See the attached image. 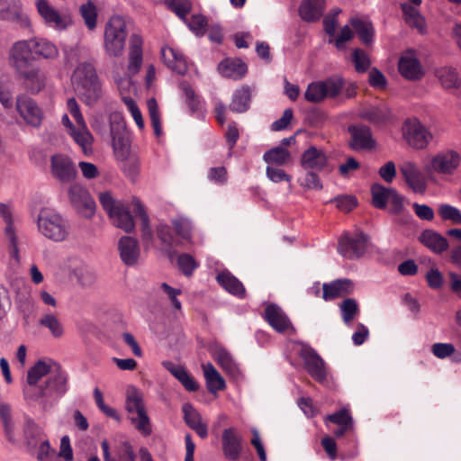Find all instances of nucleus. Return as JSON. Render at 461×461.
<instances>
[{
  "mask_svg": "<svg viewBox=\"0 0 461 461\" xmlns=\"http://www.w3.org/2000/svg\"><path fill=\"white\" fill-rule=\"evenodd\" d=\"M98 198L103 209L112 220L113 224L128 233L131 232L135 227L133 218L130 212V208L131 207L135 215L140 218L141 238L145 246L149 247L152 244L153 234L149 227V216L138 198L133 197L131 204L114 199L110 192L100 193Z\"/></svg>",
  "mask_w": 461,
  "mask_h": 461,
  "instance_id": "1",
  "label": "nucleus"
},
{
  "mask_svg": "<svg viewBox=\"0 0 461 461\" xmlns=\"http://www.w3.org/2000/svg\"><path fill=\"white\" fill-rule=\"evenodd\" d=\"M71 81L79 99L88 106L95 105L103 97V88L95 68L91 63L79 64Z\"/></svg>",
  "mask_w": 461,
  "mask_h": 461,
  "instance_id": "2",
  "label": "nucleus"
},
{
  "mask_svg": "<svg viewBox=\"0 0 461 461\" xmlns=\"http://www.w3.org/2000/svg\"><path fill=\"white\" fill-rule=\"evenodd\" d=\"M125 410L131 424L141 435L148 437L152 433L150 419L143 401V393L135 386L130 385L126 389Z\"/></svg>",
  "mask_w": 461,
  "mask_h": 461,
  "instance_id": "3",
  "label": "nucleus"
},
{
  "mask_svg": "<svg viewBox=\"0 0 461 461\" xmlns=\"http://www.w3.org/2000/svg\"><path fill=\"white\" fill-rule=\"evenodd\" d=\"M37 227L41 235L54 242L66 240L70 233L68 221L60 213L50 209H42L40 212Z\"/></svg>",
  "mask_w": 461,
  "mask_h": 461,
  "instance_id": "4",
  "label": "nucleus"
},
{
  "mask_svg": "<svg viewBox=\"0 0 461 461\" xmlns=\"http://www.w3.org/2000/svg\"><path fill=\"white\" fill-rule=\"evenodd\" d=\"M68 391V375L63 371L50 373L47 381L39 388L36 400L44 411L51 409Z\"/></svg>",
  "mask_w": 461,
  "mask_h": 461,
  "instance_id": "5",
  "label": "nucleus"
},
{
  "mask_svg": "<svg viewBox=\"0 0 461 461\" xmlns=\"http://www.w3.org/2000/svg\"><path fill=\"white\" fill-rule=\"evenodd\" d=\"M111 145L116 159L124 161L131 151L130 132L120 112L109 114Z\"/></svg>",
  "mask_w": 461,
  "mask_h": 461,
  "instance_id": "6",
  "label": "nucleus"
},
{
  "mask_svg": "<svg viewBox=\"0 0 461 461\" xmlns=\"http://www.w3.org/2000/svg\"><path fill=\"white\" fill-rule=\"evenodd\" d=\"M402 137L414 149H425L433 140V134L417 119H407L402 128Z\"/></svg>",
  "mask_w": 461,
  "mask_h": 461,
  "instance_id": "7",
  "label": "nucleus"
},
{
  "mask_svg": "<svg viewBox=\"0 0 461 461\" xmlns=\"http://www.w3.org/2000/svg\"><path fill=\"white\" fill-rule=\"evenodd\" d=\"M15 110L26 125L36 129L41 127L44 113L34 99L24 94L18 95Z\"/></svg>",
  "mask_w": 461,
  "mask_h": 461,
  "instance_id": "8",
  "label": "nucleus"
},
{
  "mask_svg": "<svg viewBox=\"0 0 461 461\" xmlns=\"http://www.w3.org/2000/svg\"><path fill=\"white\" fill-rule=\"evenodd\" d=\"M68 195L71 205L79 214L86 218L94 215L95 203L85 186L77 183L71 185Z\"/></svg>",
  "mask_w": 461,
  "mask_h": 461,
  "instance_id": "9",
  "label": "nucleus"
},
{
  "mask_svg": "<svg viewBox=\"0 0 461 461\" xmlns=\"http://www.w3.org/2000/svg\"><path fill=\"white\" fill-rule=\"evenodd\" d=\"M398 71L404 79L409 81H418L424 77L425 71L416 50L409 49L401 54Z\"/></svg>",
  "mask_w": 461,
  "mask_h": 461,
  "instance_id": "10",
  "label": "nucleus"
},
{
  "mask_svg": "<svg viewBox=\"0 0 461 461\" xmlns=\"http://www.w3.org/2000/svg\"><path fill=\"white\" fill-rule=\"evenodd\" d=\"M367 238L363 232L354 235L344 234L339 240L338 250L340 255L348 259L358 258L364 255Z\"/></svg>",
  "mask_w": 461,
  "mask_h": 461,
  "instance_id": "11",
  "label": "nucleus"
},
{
  "mask_svg": "<svg viewBox=\"0 0 461 461\" xmlns=\"http://www.w3.org/2000/svg\"><path fill=\"white\" fill-rule=\"evenodd\" d=\"M35 59L32 41H21L10 50L9 63L16 71L26 68Z\"/></svg>",
  "mask_w": 461,
  "mask_h": 461,
  "instance_id": "12",
  "label": "nucleus"
},
{
  "mask_svg": "<svg viewBox=\"0 0 461 461\" xmlns=\"http://www.w3.org/2000/svg\"><path fill=\"white\" fill-rule=\"evenodd\" d=\"M50 173L59 182L68 183L76 178L77 169L68 156L55 154L50 158Z\"/></svg>",
  "mask_w": 461,
  "mask_h": 461,
  "instance_id": "13",
  "label": "nucleus"
},
{
  "mask_svg": "<svg viewBox=\"0 0 461 461\" xmlns=\"http://www.w3.org/2000/svg\"><path fill=\"white\" fill-rule=\"evenodd\" d=\"M460 160V155L455 150L439 152L431 158L430 166L427 170L443 175H452L458 167Z\"/></svg>",
  "mask_w": 461,
  "mask_h": 461,
  "instance_id": "14",
  "label": "nucleus"
},
{
  "mask_svg": "<svg viewBox=\"0 0 461 461\" xmlns=\"http://www.w3.org/2000/svg\"><path fill=\"white\" fill-rule=\"evenodd\" d=\"M301 357L308 374L317 382H324L327 378V370L320 355L312 348H306L302 350Z\"/></svg>",
  "mask_w": 461,
  "mask_h": 461,
  "instance_id": "15",
  "label": "nucleus"
},
{
  "mask_svg": "<svg viewBox=\"0 0 461 461\" xmlns=\"http://www.w3.org/2000/svg\"><path fill=\"white\" fill-rule=\"evenodd\" d=\"M349 147L353 150H371L375 147V140L369 127L366 125H351Z\"/></svg>",
  "mask_w": 461,
  "mask_h": 461,
  "instance_id": "16",
  "label": "nucleus"
},
{
  "mask_svg": "<svg viewBox=\"0 0 461 461\" xmlns=\"http://www.w3.org/2000/svg\"><path fill=\"white\" fill-rule=\"evenodd\" d=\"M329 164V157L324 149L310 146L301 157V166L304 170L323 171Z\"/></svg>",
  "mask_w": 461,
  "mask_h": 461,
  "instance_id": "17",
  "label": "nucleus"
},
{
  "mask_svg": "<svg viewBox=\"0 0 461 461\" xmlns=\"http://www.w3.org/2000/svg\"><path fill=\"white\" fill-rule=\"evenodd\" d=\"M400 172L402 175L408 186L414 193L423 194L426 191V178L414 162H403L400 166Z\"/></svg>",
  "mask_w": 461,
  "mask_h": 461,
  "instance_id": "18",
  "label": "nucleus"
},
{
  "mask_svg": "<svg viewBox=\"0 0 461 461\" xmlns=\"http://www.w3.org/2000/svg\"><path fill=\"white\" fill-rule=\"evenodd\" d=\"M0 19L17 21L22 27L31 26L30 19L23 12L19 0H0Z\"/></svg>",
  "mask_w": 461,
  "mask_h": 461,
  "instance_id": "19",
  "label": "nucleus"
},
{
  "mask_svg": "<svg viewBox=\"0 0 461 461\" xmlns=\"http://www.w3.org/2000/svg\"><path fill=\"white\" fill-rule=\"evenodd\" d=\"M222 451L226 458L236 461L240 458L242 447L241 437L235 428L225 429L221 437Z\"/></svg>",
  "mask_w": 461,
  "mask_h": 461,
  "instance_id": "20",
  "label": "nucleus"
},
{
  "mask_svg": "<svg viewBox=\"0 0 461 461\" xmlns=\"http://www.w3.org/2000/svg\"><path fill=\"white\" fill-rule=\"evenodd\" d=\"M264 318L279 333H284L289 329H293L289 318L276 304H269L266 307Z\"/></svg>",
  "mask_w": 461,
  "mask_h": 461,
  "instance_id": "21",
  "label": "nucleus"
},
{
  "mask_svg": "<svg viewBox=\"0 0 461 461\" xmlns=\"http://www.w3.org/2000/svg\"><path fill=\"white\" fill-rule=\"evenodd\" d=\"M219 73L233 80L242 79L248 73V65L239 58H227L218 64Z\"/></svg>",
  "mask_w": 461,
  "mask_h": 461,
  "instance_id": "22",
  "label": "nucleus"
},
{
  "mask_svg": "<svg viewBox=\"0 0 461 461\" xmlns=\"http://www.w3.org/2000/svg\"><path fill=\"white\" fill-rule=\"evenodd\" d=\"M354 290V284L350 279H337L322 285V298L325 301H332L345 297Z\"/></svg>",
  "mask_w": 461,
  "mask_h": 461,
  "instance_id": "23",
  "label": "nucleus"
},
{
  "mask_svg": "<svg viewBox=\"0 0 461 461\" xmlns=\"http://www.w3.org/2000/svg\"><path fill=\"white\" fill-rule=\"evenodd\" d=\"M118 249L121 259L126 266H134L138 262L140 249L136 239L129 236L122 237L118 242Z\"/></svg>",
  "mask_w": 461,
  "mask_h": 461,
  "instance_id": "24",
  "label": "nucleus"
},
{
  "mask_svg": "<svg viewBox=\"0 0 461 461\" xmlns=\"http://www.w3.org/2000/svg\"><path fill=\"white\" fill-rule=\"evenodd\" d=\"M19 77L23 80L24 86L31 94H38L45 86L46 77L38 68L31 69H21L17 71Z\"/></svg>",
  "mask_w": 461,
  "mask_h": 461,
  "instance_id": "25",
  "label": "nucleus"
},
{
  "mask_svg": "<svg viewBox=\"0 0 461 461\" xmlns=\"http://www.w3.org/2000/svg\"><path fill=\"white\" fill-rule=\"evenodd\" d=\"M162 366L181 383L186 391L196 392L199 389L197 382L183 366L171 361H164Z\"/></svg>",
  "mask_w": 461,
  "mask_h": 461,
  "instance_id": "26",
  "label": "nucleus"
},
{
  "mask_svg": "<svg viewBox=\"0 0 461 461\" xmlns=\"http://www.w3.org/2000/svg\"><path fill=\"white\" fill-rule=\"evenodd\" d=\"M325 9L324 0H303L298 14L302 20L313 23L321 19Z\"/></svg>",
  "mask_w": 461,
  "mask_h": 461,
  "instance_id": "27",
  "label": "nucleus"
},
{
  "mask_svg": "<svg viewBox=\"0 0 461 461\" xmlns=\"http://www.w3.org/2000/svg\"><path fill=\"white\" fill-rule=\"evenodd\" d=\"M101 447L104 461H135V454L129 442H123L117 447L113 455L110 453L107 440L104 439L101 442Z\"/></svg>",
  "mask_w": 461,
  "mask_h": 461,
  "instance_id": "28",
  "label": "nucleus"
},
{
  "mask_svg": "<svg viewBox=\"0 0 461 461\" xmlns=\"http://www.w3.org/2000/svg\"><path fill=\"white\" fill-rule=\"evenodd\" d=\"M161 58L165 65L171 70L184 75L187 70V64L184 55L177 50L165 46L161 49Z\"/></svg>",
  "mask_w": 461,
  "mask_h": 461,
  "instance_id": "29",
  "label": "nucleus"
},
{
  "mask_svg": "<svg viewBox=\"0 0 461 461\" xmlns=\"http://www.w3.org/2000/svg\"><path fill=\"white\" fill-rule=\"evenodd\" d=\"M38 12L50 25L67 27L70 25L68 16H61L57 10L51 7L47 0H36Z\"/></svg>",
  "mask_w": 461,
  "mask_h": 461,
  "instance_id": "30",
  "label": "nucleus"
},
{
  "mask_svg": "<svg viewBox=\"0 0 461 461\" xmlns=\"http://www.w3.org/2000/svg\"><path fill=\"white\" fill-rule=\"evenodd\" d=\"M126 31H104V48L108 55L118 57L123 52Z\"/></svg>",
  "mask_w": 461,
  "mask_h": 461,
  "instance_id": "31",
  "label": "nucleus"
},
{
  "mask_svg": "<svg viewBox=\"0 0 461 461\" xmlns=\"http://www.w3.org/2000/svg\"><path fill=\"white\" fill-rule=\"evenodd\" d=\"M0 215L6 224L5 233L9 240L10 248L12 249L11 253L14 257H17L18 240L14 227L12 209L9 204L0 203Z\"/></svg>",
  "mask_w": 461,
  "mask_h": 461,
  "instance_id": "32",
  "label": "nucleus"
},
{
  "mask_svg": "<svg viewBox=\"0 0 461 461\" xmlns=\"http://www.w3.org/2000/svg\"><path fill=\"white\" fill-rule=\"evenodd\" d=\"M251 97L252 91L250 86L243 85L234 91L229 106L230 110L239 113L247 112L250 107Z\"/></svg>",
  "mask_w": 461,
  "mask_h": 461,
  "instance_id": "33",
  "label": "nucleus"
},
{
  "mask_svg": "<svg viewBox=\"0 0 461 461\" xmlns=\"http://www.w3.org/2000/svg\"><path fill=\"white\" fill-rule=\"evenodd\" d=\"M216 280L230 294L240 298L244 297L246 290L242 283L230 271L223 270L220 272L216 276Z\"/></svg>",
  "mask_w": 461,
  "mask_h": 461,
  "instance_id": "34",
  "label": "nucleus"
},
{
  "mask_svg": "<svg viewBox=\"0 0 461 461\" xmlns=\"http://www.w3.org/2000/svg\"><path fill=\"white\" fill-rule=\"evenodd\" d=\"M213 358L222 370L230 376L236 378L240 375V369L233 357L222 347L215 348L213 351Z\"/></svg>",
  "mask_w": 461,
  "mask_h": 461,
  "instance_id": "35",
  "label": "nucleus"
},
{
  "mask_svg": "<svg viewBox=\"0 0 461 461\" xmlns=\"http://www.w3.org/2000/svg\"><path fill=\"white\" fill-rule=\"evenodd\" d=\"M415 6L404 3L401 5L406 23L415 29H423L426 26L424 17L420 14L416 6H419L422 0H410Z\"/></svg>",
  "mask_w": 461,
  "mask_h": 461,
  "instance_id": "36",
  "label": "nucleus"
},
{
  "mask_svg": "<svg viewBox=\"0 0 461 461\" xmlns=\"http://www.w3.org/2000/svg\"><path fill=\"white\" fill-rule=\"evenodd\" d=\"M73 140L80 147L82 152L90 156L93 154L94 137L87 128V125L77 126L76 130L69 132Z\"/></svg>",
  "mask_w": 461,
  "mask_h": 461,
  "instance_id": "37",
  "label": "nucleus"
},
{
  "mask_svg": "<svg viewBox=\"0 0 461 461\" xmlns=\"http://www.w3.org/2000/svg\"><path fill=\"white\" fill-rule=\"evenodd\" d=\"M420 240L427 248L438 254L446 251L448 248L447 239L434 230H424L420 237Z\"/></svg>",
  "mask_w": 461,
  "mask_h": 461,
  "instance_id": "38",
  "label": "nucleus"
},
{
  "mask_svg": "<svg viewBox=\"0 0 461 461\" xmlns=\"http://www.w3.org/2000/svg\"><path fill=\"white\" fill-rule=\"evenodd\" d=\"M206 386L210 393H216L225 388V381L211 363L202 365Z\"/></svg>",
  "mask_w": 461,
  "mask_h": 461,
  "instance_id": "39",
  "label": "nucleus"
},
{
  "mask_svg": "<svg viewBox=\"0 0 461 461\" xmlns=\"http://www.w3.org/2000/svg\"><path fill=\"white\" fill-rule=\"evenodd\" d=\"M142 43L140 36L138 34L131 36L128 69L133 74L140 70L142 64Z\"/></svg>",
  "mask_w": 461,
  "mask_h": 461,
  "instance_id": "40",
  "label": "nucleus"
},
{
  "mask_svg": "<svg viewBox=\"0 0 461 461\" xmlns=\"http://www.w3.org/2000/svg\"><path fill=\"white\" fill-rule=\"evenodd\" d=\"M390 115V110L385 105L371 106L363 109L359 113L360 118L377 125L385 123L389 120Z\"/></svg>",
  "mask_w": 461,
  "mask_h": 461,
  "instance_id": "41",
  "label": "nucleus"
},
{
  "mask_svg": "<svg viewBox=\"0 0 461 461\" xmlns=\"http://www.w3.org/2000/svg\"><path fill=\"white\" fill-rule=\"evenodd\" d=\"M0 420L8 441H15V424L12 407L9 403L0 402Z\"/></svg>",
  "mask_w": 461,
  "mask_h": 461,
  "instance_id": "42",
  "label": "nucleus"
},
{
  "mask_svg": "<svg viewBox=\"0 0 461 461\" xmlns=\"http://www.w3.org/2000/svg\"><path fill=\"white\" fill-rule=\"evenodd\" d=\"M15 305L19 312L23 315V319L27 321L29 317L33 312L34 303L31 294V290L28 287H23L17 292Z\"/></svg>",
  "mask_w": 461,
  "mask_h": 461,
  "instance_id": "43",
  "label": "nucleus"
},
{
  "mask_svg": "<svg viewBox=\"0 0 461 461\" xmlns=\"http://www.w3.org/2000/svg\"><path fill=\"white\" fill-rule=\"evenodd\" d=\"M24 438L29 449L37 448L42 440L47 439L43 429L31 420L25 423Z\"/></svg>",
  "mask_w": 461,
  "mask_h": 461,
  "instance_id": "44",
  "label": "nucleus"
},
{
  "mask_svg": "<svg viewBox=\"0 0 461 461\" xmlns=\"http://www.w3.org/2000/svg\"><path fill=\"white\" fill-rule=\"evenodd\" d=\"M32 41L35 59L37 58L54 59L59 55L57 47L44 39H34Z\"/></svg>",
  "mask_w": 461,
  "mask_h": 461,
  "instance_id": "45",
  "label": "nucleus"
},
{
  "mask_svg": "<svg viewBox=\"0 0 461 461\" xmlns=\"http://www.w3.org/2000/svg\"><path fill=\"white\" fill-rule=\"evenodd\" d=\"M436 76L444 88L451 89L460 86V79L455 68L450 67L440 68Z\"/></svg>",
  "mask_w": 461,
  "mask_h": 461,
  "instance_id": "46",
  "label": "nucleus"
},
{
  "mask_svg": "<svg viewBox=\"0 0 461 461\" xmlns=\"http://www.w3.org/2000/svg\"><path fill=\"white\" fill-rule=\"evenodd\" d=\"M164 4L169 11L173 12L182 21H186V16L193 7L191 0H164Z\"/></svg>",
  "mask_w": 461,
  "mask_h": 461,
  "instance_id": "47",
  "label": "nucleus"
},
{
  "mask_svg": "<svg viewBox=\"0 0 461 461\" xmlns=\"http://www.w3.org/2000/svg\"><path fill=\"white\" fill-rule=\"evenodd\" d=\"M263 158L267 164L283 166L290 160L291 155L285 148L276 147L265 152Z\"/></svg>",
  "mask_w": 461,
  "mask_h": 461,
  "instance_id": "48",
  "label": "nucleus"
},
{
  "mask_svg": "<svg viewBox=\"0 0 461 461\" xmlns=\"http://www.w3.org/2000/svg\"><path fill=\"white\" fill-rule=\"evenodd\" d=\"M39 324L48 329L54 338H60L64 333L61 321L53 313L43 314L39 320Z\"/></svg>",
  "mask_w": 461,
  "mask_h": 461,
  "instance_id": "49",
  "label": "nucleus"
},
{
  "mask_svg": "<svg viewBox=\"0 0 461 461\" xmlns=\"http://www.w3.org/2000/svg\"><path fill=\"white\" fill-rule=\"evenodd\" d=\"M392 190V188H386L379 184H374L371 187L374 206L378 209H384L390 199Z\"/></svg>",
  "mask_w": 461,
  "mask_h": 461,
  "instance_id": "50",
  "label": "nucleus"
},
{
  "mask_svg": "<svg viewBox=\"0 0 461 461\" xmlns=\"http://www.w3.org/2000/svg\"><path fill=\"white\" fill-rule=\"evenodd\" d=\"M79 13L86 27L88 29H95L96 26L97 19V9L95 5L91 1H87L86 3L81 5Z\"/></svg>",
  "mask_w": 461,
  "mask_h": 461,
  "instance_id": "51",
  "label": "nucleus"
},
{
  "mask_svg": "<svg viewBox=\"0 0 461 461\" xmlns=\"http://www.w3.org/2000/svg\"><path fill=\"white\" fill-rule=\"evenodd\" d=\"M180 88L184 92L185 96V104L188 106L191 113L198 112L201 108V100L194 90L187 82H182Z\"/></svg>",
  "mask_w": 461,
  "mask_h": 461,
  "instance_id": "52",
  "label": "nucleus"
},
{
  "mask_svg": "<svg viewBox=\"0 0 461 461\" xmlns=\"http://www.w3.org/2000/svg\"><path fill=\"white\" fill-rule=\"evenodd\" d=\"M50 373V366L46 362L39 360L32 366L27 374V382L30 385H35L39 380Z\"/></svg>",
  "mask_w": 461,
  "mask_h": 461,
  "instance_id": "53",
  "label": "nucleus"
},
{
  "mask_svg": "<svg viewBox=\"0 0 461 461\" xmlns=\"http://www.w3.org/2000/svg\"><path fill=\"white\" fill-rule=\"evenodd\" d=\"M326 97L327 93L324 91L321 81L311 83L304 93V98L312 103H320Z\"/></svg>",
  "mask_w": 461,
  "mask_h": 461,
  "instance_id": "54",
  "label": "nucleus"
},
{
  "mask_svg": "<svg viewBox=\"0 0 461 461\" xmlns=\"http://www.w3.org/2000/svg\"><path fill=\"white\" fill-rule=\"evenodd\" d=\"M438 212L443 221H449L454 224H461V212L455 206L447 203L438 205Z\"/></svg>",
  "mask_w": 461,
  "mask_h": 461,
  "instance_id": "55",
  "label": "nucleus"
},
{
  "mask_svg": "<svg viewBox=\"0 0 461 461\" xmlns=\"http://www.w3.org/2000/svg\"><path fill=\"white\" fill-rule=\"evenodd\" d=\"M148 109L150 117L151 126L154 130V133L157 137H159L162 134V126L158 111V105L154 98H151L148 101Z\"/></svg>",
  "mask_w": 461,
  "mask_h": 461,
  "instance_id": "56",
  "label": "nucleus"
},
{
  "mask_svg": "<svg viewBox=\"0 0 461 461\" xmlns=\"http://www.w3.org/2000/svg\"><path fill=\"white\" fill-rule=\"evenodd\" d=\"M324 422H332L338 426L353 425L352 416L347 408H342L335 413L329 414L324 418Z\"/></svg>",
  "mask_w": 461,
  "mask_h": 461,
  "instance_id": "57",
  "label": "nucleus"
},
{
  "mask_svg": "<svg viewBox=\"0 0 461 461\" xmlns=\"http://www.w3.org/2000/svg\"><path fill=\"white\" fill-rule=\"evenodd\" d=\"M341 315L343 321L347 324L350 323L359 309L355 299L347 298L340 304Z\"/></svg>",
  "mask_w": 461,
  "mask_h": 461,
  "instance_id": "58",
  "label": "nucleus"
},
{
  "mask_svg": "<svg viewBox=\"0 0 461 461\" xmlns=\"http://www.w3.org/2000/svg\"><path fill=\"white\" fill-rule=\"evenodd\" d=\"M329 34L328 41L334 43L338 50H344L346 43L353 39L355 31H340V33L336 36L337 31H326Z\"/></svg>",
  "mask_w": 461,
  "mask_h": 461,
  "instance_id": "59",
  "label": "nucleus"
},
{
  "mask_svg": "<svg viewBox=\"0 0 461 461\" xmlns=\"http://www.w3.org/2000/svg\"><path fill=\"white\" fill-rule=\"evenodd\" d=\"M177 265L180 271L186 276H192L194 269L198 267V263L189 254H181L177 258Z\"/></svg>",
  "mask_w": 461,
  "mask_h": 461,
  "instance_id": "60",
  "label": "nucleus"
},
{
  "mask_svg": "<svg viewBox=\"0 0 461 461\" xmlns=\"http://www.w3.org/2000/svg\"><path fill=\"white\" fill-rule=\"evenodd\" d=\"M352 60L356 70L359 73L366 72L371 65L368 55L364 50L359 49H356L353 51Z\"/></svg>",
  "mask_w": 461,
  "mask_h": 461,
  "instance_id": "61",
  "label": "nucleus"
},
{
  "mask_svg": "<svg viewBox=\"0 0 461 461\" xmlns=\"http://www.w3.org/2000/svg\"><path fill=\"white\" fill-rule=\"evenodd\" d=\"M324 91L327 93V97H336L340 93L344 82L340 77H330L324 81H321Z\"/></svg>",
  "mask_w": 461,
  "mask_h": 461,
  "instance_id": "62",
  "label": "nucleus"
},
{
  "mask_svg": "<svg viewBox=\"0 0 461 461\" xmlns=\"http://www.w3.org/2000/svg\"><path fill=\"white\" fill-rule=\"evenodd\" d=\"M172 225L179 237L184 240L191 239L192 224L190 221L185 218L174 219Z\"/></svg>",
  "mask_w": 461,
  "mask_h": 461,
  "instance_id": "63",
  "label": "nucleus"
},
{
  "mask_svg": "<svg viewBox=\"0 0 461 461\" xmlns=\"http://www.w3.org/2000/svg\"><path fill=\"white\" fill-rule=\"evenodd\" d=\"M182 411L184 420L190 429L203 421L200 413L190 403H185Z\"/></svg>",
  "mask_w": 461,
  "mask_h": 461,
  "instance_id": "64",
  "label": "nucleus"
}]
</instances>
